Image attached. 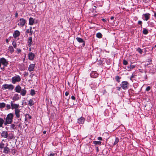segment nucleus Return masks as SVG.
<instances>
[{"label":"nucleus","instance_id":"39","mask_svg":"<svg viewBox=\"0 0 156 156\" xmlns=\"http://www.w3.org/2000/svg\"><path fill=\"white\" fill-rule=\"evenodd\" d=\"M6 108L7 109H9L10 108L11 106L10 105H6Z\"/></svg>","mask_w":156,"mask_h":156},{"label":"nucleus","instance_id":"49","mask_svg":"<svg viewBox=\"0 0 156 156\" xmlns=\"http://www.w3.org/2000/svg\"><path fill=\"white\" fill-rule=\"evenodd\" d=\"M18 16V14L16 12L15 14V16L16 17H17Z\"/></svg>","mask_w":156,"mask_h":156},{"label":"nucleus","instance_id":"9","mask_svg":"<svg viewBox=\"0 0 156 156\" xmlns=\"http://www.w3.org/2000/svg\"><path fill=\"white\" fill-rule=\"evenodd\" d=\"M143 16L145 18V19H144V20L147 21L150 19V14L149 13H147L144 14L143 15Z\"/></svg>","mask_w":156,"mask_h":156},{"label":"nucleus","instance_id":"44","mask_svg":"<svg viewBox=\"0 0 156 156\" xmlns=\"http://www.w3.org/2000/svg\"><path fill=\"white\" fill-rule=\"evenodd\" d=\"M71 98L73 100H75V97L74 96H71Z\"/></svg>","mask_w":156,"mask_h":156},{"label":"nucleus","instance_id":"12","mask_svg":"<svg viewBox=\"0 0 156 156\" xmlns=\"http://www.w3.org/2000/svg\"><path fill=\"white\" fill-rule=\"evenodd\" d=\"M20 96L17 94H16L13 97L12 99L14 101H16L20 99Z\"/></svg>","mask_w":156,"mask_h":156},{"label":"nucleus","instance_id":"58","mask_svg":"<svg viewBox=\"0 0 156 156\" xmlns=\"http://www.w3.org/2000/svg\"><path fill=\"white\" fill-rule=\"evenodd\" d=\"M29 118H31V117H29Z\"/></svg>","mask_w":156,"mask_h":156},{"label":"nucleus","instance_id":"40","mask_svg":"<svg viewBox=\"0 0 156 156\" xmlns=\"http://www.w3.org/2000/svg\"><path fill=\"white\" fill-rule=\"evenodd\" d=\"M150 87L148 86L146 88V90L148 91L149 90H150Z\"/></svg>","mask_w":156,"mask_h":156},{"label":"nucleus","instance_id":"8","mask_svg":"<svg viewBox=\"0 0 156 156\" xmlns=\"http://www.w3.org/2000/svg\"><path fill=\"white\" fill-rule=\"evenodd\" d=\"M90 76L92 78H96L98 76V74L96 72L92 71L90 74Z\"/></svg>","mask_w":156,"mask_h":156},{"label":"nucleus","instance_id":"53","mask_svg":"<svg viewBox=\"0 0 156 156\" xmlns=\"http://www.w3.org/2000/svg\"><path fill=\"white\" fill-rule=\"evenodd\" d=\"M6 42H7V43H8V42L9 41H8V39H7L6 40Z\"/></svg>","mask_w":156,"mask_h":156},{"label":"nucleus","instance_id":"37","mask_svg":"<svg viewBox=\"0 0 156 156\" xmlns=\"http://www.w3.org/2000/svg\"><path fill=\"white\" fill-rule=\"evenodd\" d=\"M123 63L124 65H126L127 64L128 62L126 60H124L123 61Z\"/></svg>","mask_w":156,"mask_h":156},{"label":"nucleus","instance_id":"23","mask_svg":"<svg viewBox=\"0 0 156 156\" xmlns=\"http://www.w3.org/2000/svg\"><path fill=\"white\" fill-rule=\"evenodd\" d=\"M32 37H30L29 38L28 41V45H29V46L31 45L32 44Z\"/></svg>","mask_w":156,"mask_h":156},{"label":"nucleus","instance_id":"45","mask_svg":"<svg viewBox=\"0 0 156 156\" xmlns=\"http://www.w3.org/2000/svg\"><path fill=\"white\" fill-rule=\"evenodd\" d=\"M69 94V93L68 92H66L65 93V94L66 96H67Z\"/></svg>","mask_w":156,"mask_h":156},{"label":"nucleus","instance_id":"13","mask_svg":"<svg viewBox=\"0 0 156 156\" xmlns=\"http://www.w3.org/2000/svg\"><path fill=\"white\" fill-rule=\"evenodd\" d=\"M20 34V32L18 30H16L13 34V36L15 38L19 36Z\"/></svg>","mask_w":156,"mask_h":156},{"label":"nucleus","instance_id":"2","mask_svg":"<svg viewBox=\"0 0 156 156\" xmlns=\"http://www.w3.org/2000/svg\"><path fill=\"white\" fill-rule=\"evenodd\" d=\"M129 83L126 81H122L121 84V86L124 90L127 89L128 88Z\"/></svg>","mask_w":156,"mask_h":156},{"label":"nucleus","instance_id":"24","mask_svg":"<svg viewBox=\"0 0 156 156\" xmlns=\"http://www.w3.org/2000/svg\"><path fill=\"white\" fill-rule=\"evenodd\" d=\"M76 39L77 41L80 43L83 42V40L80 38L77 37L76 38Z\"/></svg>","mask_w":156,"mask_h":156},{"label":"nucleus","instance_id":"21","mask_svg":"<svg viewBox=\"0 0 156 156\" xmlns=\"http://www.w3.org/2000/svg\"><path fill=\"white\" fill-rule=\"evenodd\" d=\"M28 104L30 106H32L34 104V101L32 99H30L28 101Z\"/></svg>","mask_w":156,"mask_h":156},{"label":"nucleus","instance_id":"29","mask_svg":"<svg viewBox=\"0 0 156 156\" xmlns=\"http://www.w3.org/2000/svg\"><path fill=\"white\" fill-rule=\"evenodd\" d=\"M119 140L118 138L116 137L115 138V141L114 143V145H115L117 144L119 142Z\"/></svg>","mask_w":156,"mask_h":156},{"label":"nucleus","instance_id":"30","mask_svg":"<svg viewBox=\"0 0 156 156\" xmlns=\"http://www.w3.org/2000/svg\"><path fill=\"white\" fill-rule=\"evenodd\" d=\"M136 51L140 54H142V53L143 51L139 48H138L137 49Z\"/></svg>","mask_w":156,"mask_h":156},{"label":"nucleus","instance_id":"34","mask_svg":"<svg viewBox=\"0 0 156 156\" xmlns=\"http://www.w3.org/2000/svg\"><path fill=\"white\" fill-rule=\"evenodd\" d=\"M12 44L15 48H16V44L15 42H13Z\"/></svg>","mask_w":156,"mask_h":156},{"label":"nucleus","instance_id":"55","mask_svg":"<svg viewBox=\"0 0 156 156\" xmlns=\"http://www.w3.org/2000/svg\"><path fill=\"white\" fill-rule=\"evenodd\" d=\"M83 46L84 45V44H84V43H83Z\"/></svg>","mask_w":156,"mask_h":156},{"label":"nucleus","instance_id":"16","mask_svg":"<svg viewBox=\"0 0 156 156\" xmlns=\"http://www.w3.org/2000/svg\"><path fill=\"white\" fill-rule=\"evenodd\" d=\"M34 22V19L32 17L30 18L29 19V24L30 25H33Z\"/></svg>","mask_w":156,"mask_h":156},{"label":"nucleus","instance_id":"19","mask_svg":"<svg viewBox=\"0 0 156 156\" xmlns=\"http://www.w3.org/2000/svg\"><path fill=\"white\" fill-rule=\"evenodd\" d=\"M10 151L9 148L7 147H5L4 148L3 152L5 153H8Z\"/></svg>","mask_w":156,"mask_h":156},{"label":"nucleus","instance_id":"56","mask_svg":"<svg viewBox=\"0 0 156 156\" xmlns=\"http://www.w3.org/2000/svg\"><path fill=\"white\" fill-rule=\"evenodd\" d=\"M154 47L156 48V44L155 45Z\"/></svg>","mask_w":156,"mask_h":156},{"label":"nucleus","instance_id":"4","mask_svg":"<svg viewBox=\"0 0 156 156\" xmlns=\"http://www.w3.org/2000/svg\"><path fill=\"white\" fill-rule=\"evenodd\" d=\"M2 88L4 90L9 89L12 90L13 89V86L12 84H5L2 85Z\"/></svg>","mask_w":156,"mask_h":156},{"label":"nucleus","instance_id":"6","mask_svg":"<svg viewBox=\"0 0 156 156\" xmlns=\"http://www.w3.org/2000/svg\"><path fill=\"white\" fill-rule=\"evenodd\" d=\"M11 106L12 109H15V110L18 109L19 106V104H14L12 102L11 103Z\"/></svg>","mask_w":156,"mask_h":156},{"label":"nucleus","instance_id":"7","mask_svg":"<svg viewBox=\"0 0 156 156\" xmlns=\"http://www.w3.org/2000/svg\"><path fill=\"white\" fill-rule=\"evenodd\" d=\"M0 61L1 63L5 66H6L8 64V62L4 58H1L0 59Z\"/></svg>","mask_w":156,"mask_h":156},{"label":"nucleus","instance_id":"38","mask_svg":"<svg viewBox=\"0 0 156 156\" xmlns=\"http://www.w3.org/2000/svg\"><path fill=\"white\" fill-rule=\"evenodd\" d=\"M135 66L134 65H131L130 66V69H133L135 67Z\"/></svg>","mask_w":156,"mask_h":156},{"label":"nucleus","instance_id":"54","mask_svg":"<svg viewBox=\"0 0 156 156\" xmlns=\"http://www.w3.org/2000/svg\"><path fill=\"white\" fill-rule=\"evenodd\" d=\"M154 16L155 17H156V12L154 13Z\"/></svg>","mask_w":156,"mask_h":156},{"label":"nucleus","instance_id":"47","mask_svg":"<svg viewBox=\"0 0 156 156\" xmlns=\"http://www.w3.org/2000/svg\"><path fill=\"white\" fill-rule=\"evenodd\" d=\"M98 140H102V138L101 137H98Z\"/></svg>","mask_w":156,"mask_h":156},{"label":"nucleus","instance_id":"22","mask_svg":"<svg viewBox=\"0 0 156 156\" xmlns=\"http://www.w3.org/2000/svg\"><path fill=\"white\" fill-rule=\"evenodd\" d=\"M26 93V90L24 89H22L21 90V94L22 96L25 95Z\"/></svg>","mask_w":156,"mask_h":156},{"label":"nucleus","instance_id":"41","mask_svg":"<svg viewBox=\"0 0 156 156\" xmlns=\"http://www.w3.org/2000/svg\"><path fill=\"white\" fill-rule=\"evenodd\" d=\"M116 79L117 81L119 82V76H117L116 77Z\"/></svg>","mask_w":156,"mask_h":156},{"label":"nucleus","instance_id":"31","mask_svg":"<svg viewBox=\"0 0 156 156\" xmlns=\"http://www.w3.org/2000/svg\"><path fill=\"white\" fill-rule=\"evenodd\" d=\"M5 106V104L4 103H0V108H3Z\"/></svg>","mask_w":156,"mask_h":156},{"label":"nucleus","instance_id":"15","mask_svg":"<svg viewBox=\"0 0 156 156\" xmlns=\"http://www.w3.org/2000/svg\"><path fill=\"white\" fill-rule=\"evenodd\" d=\"M15 114L17 118H19L20 117V110L19 109L15 110Z\"/></svg>","mask_w":156,"mask_h":156},{"label":"nucleus","instance_id":"46","mask_svg":"<svg viewBox=\"0 0 156 156\" xmlns=\"http://www.w3.org/2000/svg\"><path fill=\"white\" fill-rule=\"evenodd\" d=\"M11 127L13 129H14V127H15V125L14 124H12L11 125Z\"/></svg>","mask_w":156,"mask_h":156},{"label":"nucleus","instance_id":"14","mask_svg":"<svg viewBox=\"0 0 156 156\" xmlns=\"http://www.w3.org/2000/svg\"><path fill=\"white\" fill-rule=\"evenodd\" d=\"M35 67V65L34 64H31L28 68V70L30 71H33Z\"/></svg>","mask_w":156,"mask_h":156},{"label":"nucleus","instance_id":"1","mask_svg":"<svg viewBox=\"0 0 156 156\" xmlns=\"http://www.w3.org/2000/svg\"><path fill=\"white\" fill-rule=\"evenodd\" d=\"M13 116V114L11 113H9L7 115L5 119V121L4 123L5 125L11 124L12 122Z\"/></svg>","mask_w":156,"mask_h":156},{"label":"nucleus","instance_id":"57","mask_svg":"<svg viewBox=\"0 0 156 156\" xmlns=\"http://www.w3.org/2000/svg\"><path fill=\"white\" fill-rule=\"evenodd\" d=\"M133 77V76H131V78H132Z\"/></svg>","mask_w":156,"mask_h":156},{"label":"nucleus","instance_id":"17","mask_svg":"<svg viewBox=\"0 0 156 156\" xmlns=\"http://www.w3.org/2000/svg\"><path fill=\"white\" fill-rule=\"evenodd\" d=\"M84 119L83 118L81 117L78 119V122L80 124H83L84 123Z\"/></svg>","mask_w":156,"mask_h":156},{"label":"nucleus","instance_id":"32","mask_svg":"<svg viewBox=\"0 0 156 156\" xmlns=\"http://www.w3.org/2000/svg\"><path fill=\"white\" fill-rule=\"evenodd\" d=\"M143 33L144 34H147L148 33V31L147 29H145L143 30Z\"/></svg>","mask_w":156,"mask_h":156},{"label":"nucleus","instance_id":"3","mask_svg":"<svg viewBox=\"0 0 156 156\" xmlns=\"http://www.w3.org/2000/svg\"><path fill=\"white\" fill-rule=\"evenodd\" d=\"M21 80L20 77L18 76H16L12 77V83H15L16 82H19Z\"/></svg>","mask_w":156,"mask_h":156},{"label":"nucleus","instance_id":"52","mask_svg":"<svg viewBox=\"0 0 156 156\" xmlns=\"http://www.w3.org/2000/svg\"><path fill=\"white\" fill-rule=\"evenodd\" d=\"M102 20L104 21V22H105L106 21V20L105 19H102Z\"/></svg>","mask_w":156,"mask_h":156},{"label":"nucleus","instance_id":"43","mask_svg":"<svg viewBox=\"0 0 156 156\" xmlns=\"http://www.w3.org/2000/svg\"><path fill=\"white\" fill-rule=\"evenodd\" d=\"M116 88H117V90L119 91H120L121 89V88L120 87H117Z\"/></svg>","mask_w":156,"mask_h":156},{"label":"nucleus","instance_id":"26","mask_svg":"<svg viewBox=\"0 0 156 156\" xmlns=\"http://www.w3.org/2000/svg\"><path fill=\"white\" fill-rule=\"evenodd\" d=\"M96 36L98 38H101L102 37V34L100 33H98L96 34Z\"/></svg>","mask_w":156,"mask_h":156},{"label":"nucleus","instance_id":"27","mask_svg":"<svg viewBox=\"0 0 156 156\" xmlns=\"http://www.w3.org/2000/svg\"><path fill=\"white\" fill-rule=\"evenodd\" d=\"M4 122V120L2 118H0V127H2Z\"/></svg>","mask_w":156,"mask_h":156},{"label":"nucleus","instance_id":"11","mask_svg":"<svg viewBox=\"0 0 156 156\" xmlns=\"http://www.w3.org/2000/svg\"><path fill=\"white\" fill-rule=\"evenodd\" d=\"M1 136L4 138H6L8 136V133L6 131H3L1 133Z\"/></svg>","mask_w":156,"mask_h":156},{"label":"nucleus","instance_id":"5","mask_svg":"<svg viewBox=\"0 0 156 156\" xmlns=\"http://www.w3.org/2000/svg\"><path fill=\"white\" fill-rule=\"evenodd\" d=\"M18 22V25L19 26L23 27L24 25L26 23V20L23 18H21L20 19Z\"/></svg>","mask_w":156,"mask_h":156},{"label":"nucleus","instance_id":"42","mask_svg":"<svg viewBox=\"0 0 156 156\" xmlns=\"http://www.w3.org/2000/svg\"><path fill=\"white\" fill-rule=\"evenodd\" d=\"M142 23V22L141 21H138V24H140V25H141Z\"/></svg>","mask_w":156,"mask_h":156},{"label":"nucleus","instance_id":"35","mask_svg":"<svg viewBox=\"0 0 156 156\" xmlns=\"http://www.w3.org/2000/svg\"><path fill=\"white\" fill-rule=\"evenodd\" d=\"M30 94L32 95H33L35 94L34 91L33 90H31Z\"/></svg>","mask_w":156,"mask_h":156},{"label":"nucleus","instance_id":"50","mask_svg":"<svg viewBox=\"0 0 156 156\" xmlns=\"http://www.w3.org/2000/svg\"><path fill=\"white\" fill-rule=\"evenodd\" d=\"M114 19V16H112L111 17V20H113Z\"/></svg>","mask_w":156,"mask_h":156},{"label":"nucleus","instance_id":"33","mask_svg":"<svg viewBox=\"0 0 156 156\" xmlns=\"http://www.w3.org/2000/svg\"><path fill=\"white\" fill-rule=\"evenodd\" d=\"M4 147V144L3 143L0 144V149H2Z\"/></svg>","mask_w":156,"mask_h":156},{"label":"nucleus","instance_id":"10","mask_svg":"<svg viewBox=\"0 0 156 156\" xmlns=\"http://www.w3.org/2000/svg\"><path fill=\"white\" fill-rule=\"evenodd\" d=\"M28 58L29 59L31 60H33L35 56V55L32 52H30L28 54Z\"/></svg>","mask_w":156,"mask_h":156},{"label":"nucleus","instance_id":"48","mask_svg":"<svg viewBox=\"0 0 156 156\" xmlns=\"http://www.w3.org/2000/svg\"><path fill=\"white\" fill-rule=\"evenodd\" d=\"M17 51H18V52H21V50L20 49L17 48Z\"/></svg>","mask_w":156,"mask_h":156},{"label":"nucleus","instance_id":"36","mask_svg":"<svg viewBox=\"0 0 156 156\" xmlns=\"http://www.w3.org/2000/svg\"><path fill=\"white\" fill-rule=\"evenodd\" d=\"M56 153H52L50 154L48 156H56Z\"/></svg>","mask_w":156,"mask_h":156},{"label":"nucleus","instance_id":"25","mask_svg":"<svg viewBox=\"0 0 156 156\" xmlns=\"http://www.w3.org/2000/svg\"><path fill=\"white\" fill-rule=\"evenodd\" d=\"M9 51H10V52L12 53L14 51V49L13 48L12 46H9Z\"/></svg>","mask_w":156,"mask_h":156},{"label":"nucleus","instance_id":"28","mask_svg":"<svg viewBox=\"0 0 156 156\" xmlns=\"http://www.w3.org/2000/svg\"><path fill=\"white\" fill-rule=\"evenodd\" d=\"M94 144L96 145H100L101 144V142L100 141H94Z\"/></svg>","mask_w":156,"mask_h":156},{"label":"nucleus","instance_id":"18","mask_svg":"<svg viewBox=\"0 0 156 156\" xmlns=\"http://www.w3.org/2000/svg\"><path fill=\"white\" fill-rule=\"evenodd\" d=\"M32 27H30L29 29H28L27 30V32L28 33H29L30 35H31L33 33V31L32 30Z\"/></svg>","mask_w":156,"mask_h":156},{"label":"nucleus","instance_id":"51","mask_svg":"<svg viewBox=\"0 0 156 156\" xmlns=\"http://www.w3.org/2000/svg\"><path fill=\"white\" fill-rule=\"evenodd\" d=\"M46 131H44L43 132V133L44 134H45L46 133Z\"/></svg>","mask_w":156,"mask_h":156},{"label":"nucleus","instance_id":"20","mask_svg":"<svg viewBox=\"0 0 156 156\" xmlns=\"http://www.w3.org/2000/svg\"><path fill=\"white\" fill-rule=\"evenodd\" d=\"M21 90V87L19 86H16L15 88L16 91L17 92L20 93Z\"/></svg>","mask_w":156,"mask_h":156}]
</instances>
